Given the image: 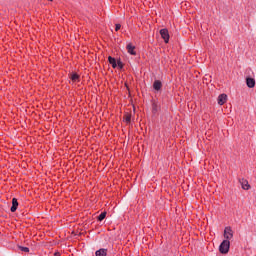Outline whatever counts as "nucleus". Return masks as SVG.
I'll use <instances>...</instances> for the list:
<instances>
[{
    "instance_id": "nucleus-12",
    "label": "nucleus",
    "mask_w": 256,
    "mask_h": 256,
    "mask_svg": "<svg viewBox=\"0 0 256 256\" xmlns=\"http://www.w3.org/2000/svg\"><path fill=\"white\" fill-rule=\"evenodd\" d=\"M108 63L111 64V67L113 69H117V59L115 57L109 56L108 57Z\"/></svg>"
},
{
    "instance_id": "nucleus-15",
    "label": "nucleus",
    "mask_w": 256,
    "mask_h": 256,
    "mask_svg": "<svg viewBox=\"0 0 256 256\" xmlns=\"http://www.w3.org/2000/svg\"><path fill=\"white\" fill-rule=\"evenodd\" d=\"M105 217H107V212H102L101 214H99L97 216V221H103L105 219Z\"/></svg>"
},
{
    "instance_id": "nucleus-13",
    "label": "nucleus",
    "mask_w": 256,
    "mask_h": 256,
    "mask_svg": "<svg viewBox=\"0 0 256 256\" xmlns=\"http://www.w3.org/2000/svg\"><path fill=\"white\" fill-rule=\"evenodd\" d=\"M107 249L100 248L99 250H96L95 256H107Z\"/></svg>"
},
{
    "instance_id": "nucleus-18",
    "label": "nucleus",
    "mask_w": 256,
    "mask_h": 256,
    "mask_svg": "<svg viewBox=\"0 0 256 256\" xmlns=\"http://www.w3.org/2000/svg\"><path fill=\"white\" fill-rule=\"evenodd\" d=\"M121 29V24H116L115 25V31H119Z\"/></svg>"
},
{
    "instance_id": "nucleus-14",
    "label": "nucleus",
    "mask_w": 256,
    "mask_h": 256,
    "mask_svg": "<svg viewBox=\"0 0 256 256\" xmlns=\"http://www.w3.org/2000/svg\"><path fill=\"white\" fill-rule=\"evenodd\" d=\"M116 65H117L116 68L120 70L123 69V67H125V64L123 63V61H121V59L116 60Z\"/></svg>"
},
{
    "instance_id": "nucleus-11",
    "label": "nucleus",
    "mask_w": 256,
    "mask_h": 256,
    "mask_svg": "<svg viewBox=\"0 0 256 256\" xmlns=\"http://www.w3.org/2000/svg\"><path fill=\"white\" fill-rule=\"evenodd\" d=\"M246 85L249 89H253V87H255V79L251 77H246Z\"/></svg>"
},
{
    "instance_id": "nucleus-4",
    "label": "nucleus",
    "mask_w": 256,
    "mask_h": 256,
    "mask_svg": "<svg viewBox=\"0 0 256 256\" xmlns=\"http://www.w3.org/2000/svg\"><path fill=\"white\" fill-rule=\"evenodd\" d=\"M160 36L162 37L164 43H169L170 35L169 30L167 28L160 29Z\"/></svg>"
},
{
    "instance_id": "nucleus-3",
    "label": "nucleus",
    "mask_w": 256,
    "mask_h": 256,
    "mask_svg": "<svg viewBox=\"0 0 256 256\" xmlns=\"http://www.w3.org/2000/svg\"><path fill=\"white\" fill-rule=\"evenodd\" d=\"M224 241H230L233 238V229L231 226H227L224 228Z\"/></svg>"
},
{
    "instance_id": "nucleus-7",
    "label": "nucleus",
    "mask_w": 256,
    "mask_h": 256,
    "mask_svg": "<svg viewBox=\"0 0 256 256\" xmlns=\"http://www.w3.org/2000/svg\"><path fill=\"white\" fill-rule=\"evenodd\" d=\"M126 49L129 53V55H133V56L137 55V51H135L136 47H135V45H133V43H128L126 45Z\"/></svg>"
},
{
    "instance_id": "nucleus-16",
    "label": "nucleus",
    "mask_w": 256,
    "mask_h": 256,
    "mask_svg": "<svg viewBox=\"0 0 256 256\" xmlns=\"http://www.w3.org/2000/svg\"><path fill=\"white\" fill-rule=\"evenodd\" d=\"M124 120L126 123H131V114L124 115Z\"/></svg>"
},
{
    "instance_id": "nucleus-6",
    "label": "nucleus",
    "mask_w": 256,
    "mask_h": 256,
    "mask_svg": "<svg viewBox=\"0 0 256 256\" xmlns=\"http://www.w3.org/2000/svg\"><path fill=\"white\" fill-rule=\"evenodd\" d=\"M69 79L73 81V83H79L81 81V76L77 74V72L69 73Z\"/></svg>"
},
{
    "instance_id": "nucleus-9",
    "label": "nucleus",
    "mask_w": 256,
    "mask_h": 256,
    "mask_svg": "<svg viewBox=\"0 0 256 256\" xmlns=\"http://www.w3.org/2000/svg\"><path fill=\"white\" fill-rule=\"evenodd\" d=\"M218 105H225L227 103V94L223 93L218 96Z\"/></svg>"
},
{
    "instance_id": "nucleus-17",
    "label": "nucleus",
    "mask_w": 256,
    "mask_h": 256,
    "mask_svg": "<svg viewBox=\"0 0 256 256\" xmlns=\"http://www.w3.org/2000/svg\"><path fill=\"white\" fill-rule=\"evenodd\" d=\"M20 251H23V253H29V247L25 246H19Z\"/></svg>"
},
{
    "instance_id": "nucleus-1",
    "label": "nucleus",
    "mask_w": 256,
    "mask_h": 256,
    "mask_svg": "<svg viewBox=\"0 0 256 256\" xmlns=\"http://www.w3.org/2000/svg\"><path fill=\"white\" fill-rule=\"evenodd\" d=\"M229 249H231V241L223 240L219 245V253L227 255V253H229Z\"/></svg>"
},
{
    "instance_id": "nucleus-19",
    "label": "nucleus",
    "mask_w": 256,
    "mask_h": 256,
    "mask_svg": "<svg viewBox=\"0 0 256 256\" xmlns=\"http://www.w3.org/2000/svg\"><path fill=\"white\" fill-rule=\"evenodd\" d=\"M54 256H61V253L55 252V253H54Z\"/></svg>"
},
{
    "instance_id": "nucleus-8",
    "label": "nucleus",
    "mask_w": 256,
    "mask_h": 256,
    "mask_svg": "<svg viewBox=\"0 0 256 256\" xmlns=\"http://www.w3.org/2000/svg\"><path fill=\"white\" fill-rule=\"evenodd\" d=\"M153 89L154 91H161V89H163V82H161V80H155L153 82Z\"/></svg>"
},
{
    "instance_id": "nucleus-2",
    "label": "nucleus",
    "mask_w": 256,
    "mask_h": 256,
    "mask_svg": "<svg viewBox=\"0 0 256 256\" xmlns=\"http://www.w3.org/2000/svg\"><path fill=\"white\" fill-rule=\"evenodd\" d=\"M159 112H161V104L156 100H152V114L154 117H159Z\"/></svg>"
},
{
    "instance_id": "nucleus-5",
    "label": "nucleus",
    "mask_w": 256,
    "mask_h": 256,
    "mask_svg": "<svg viewBox=\"0 0 256 256\" xmlns=\"http://www.w3.org/2000/svg\"><path fill=\"white\" fill-rule=\"evenodd\" d=\"M239 183H240L242 189H244V191H249L251 189V185L249 184V181H247V179L240 178Z\"/></svg>"
},
{
    "instance_id": "nucleus-10",
    "label": "nucleus",
    "mask_w": 256,
    "mask_h": 256,
    "mask_svg": "<svg viewBox=\"0 0 256 256\" xmlns=\"http://www.w3.org/2000/svg\"><path fill=\"white\" fill-rule=\"evenodd\" d=\"M18 207H19V201L17 200V198H13L12 206L10 208L11 213H15V211H17Z\"/></svg>"
}]
</instances>
